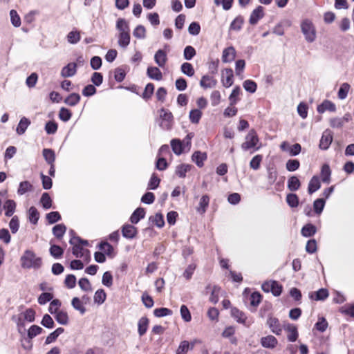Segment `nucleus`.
Wrapping results in <instances>:
<instances>
[{
    "instance_id": "7c9ffc66",
    "label": "nucleus",
    "mask_w": 354,
    "mask_h": 354,
    "mask_svg": "<svg viewBox=\"0 0 354 354\" xmlns=\"http://www.w3.org/2000/svg\"><path fill=\"white\" fill-rule=\"evenodd\" d=\"M300 186V180L297 176H292L288 178L287 187L289 190L292 192L297 191L299 189Z\"/></svg>"
},
{
    "instance_id": "4d7b16f0",
    "label": "nucleus",
    "mask_w": 354,
    "mask_h": 354,
    "mask_svg": "<svg viewBox=\"0 0 354 354\" xmlns=\"http://www.w3.org/2000/svg\"><path fill=\"white\" fill-rule=\"evenodd\" d=\"M43 331L42 328L37 325H32L28 330V337L29 339H32L37 335H39Z\"/></svg>"
},
{
    "instance_id": "7ed1b4c3",
    "label": "nucleus",
    "mask_w": 354,
    "mask_h": 354,
    "mask_svg": "<svg viewBox=\"0 0 354 354\" xmlns=\"http://www.w3.org/2000/svg\"><path fill=\"white\" fill-rule=\"evenodd\" d=\"M301 30L308 42L312 43L316 39V30L311 20H303L301 23Z\"/></svg>"
},
{
    "instance_id": "5701e85b",
    "label": "nucleus",
    "mask_w": 354,
    "mask_h": 354,
    "mask_svg": "<svg viewBox=\"0 0 354 354\" xmlns=\"http://www.w3.org/2000/svg\"><path fill=\"white\" fill-rule=\"evenodd\" d=\"M16 203L15 201L8 199L5 201L3 205V209H5V215L7 217H10L13 215L16 209Z\"/></svg>"
},
{
    "instance_id": "bf43d9fd",
    "label": "nucleus",
    "mask_w": 354,
    "mask_h": 354,
    "mask_svg": "<svg viewBox=\"0 0 354 354\" xmlns=\"http://www.w3.org/2000/svg\"><path fill=\"white\" fill-rule=\"evenodd\" d=\"M261 301V295L258 292H254L250 297V305L254 308L257 307Z\"/></svg>"
},
{
    "instance_id": "f3484780",
    "label": "nucleus",
    "mask_w": 354,
    "mask_h": 354,
    "mask_svg": "<svg viewBox=\"0 0 354 354\" xmlns=\"http://www.w3.org/2000/svg\"><path fill=\"white\" fill-rule=\"evenodd\" d=\"M328 291L326 288H321L316 292L309 293V297L315 301H323L328 297Z\"/></svg>"
},
{
    "instance_id": "9b49d317",
    "label": "nucleus",
    "mask_w": 354,
    "mask_h": 354,
    "mask_svg": "<svg viewBox=\"0 0 354 354\" xmlns=\"http://www.w3.org/2000/svg\"><path fill=\"white\" fill-rule=\"evenodd\" d=\"M263 8L261 6L254 9L250 17L249 22L252 25H255L258 23L259 20L262 19L264 16Z\"/></svg>"
},
{
    "instance_id": "423d86ee",
    "label": "nucleus",
    "mask_w": 354,
    "mask_h": 354,
    "mask_svg": "<svg viewBox=\"0 0 354 354\" xmlns=\"http://www.w3.org/2000/svg\"><path fill=\"white\" fill-rule=\"evenodd\" d=\"M267 325L271 331L277 335H279L282 332V326L277 318L269 317L267 320Z\"/></svg>"
},
{
    "instance_id": "603ef678",
    "label": "nucleus",
    "mask_w": 354,
    "mask_h": 354,
    "mask_svg": "<svg viewBox=\"0 0 354 354\" xmlns=\"http://www.w3.org/2000/svg\"><path fill=\"white\" fill-rule=\"evenodd\" d=\"M49 251L50 255L55 259L60 258L64 253L63 249L60 246L57 245H52L50 248Z\"/></svg>"
},
{
    "instance_id": "a878e982",
    "label": "nucleus",
    "mask_w": 354,
    "mask_h": 354,
    "mask_svg": "<svg viewBox=\"0 0 354 354\" xmlns=\"http://www.w3.org/2000/svg\"><path fill=\"white\" fill-rule=\"evenodd\" d=\"M116 29L119 31V33L130 32L128 21L122 18H120L117 20Z\"/></svg>"
},
{
    "instance_id": "0e129e2a",
    "label": "nucleus",
    "mask_w": 354,
    "mask_h": 354,
    "mask_svg": "<svg viewBox=\"0 0 354 354\" xmlns=\"http://www.w3.org/2000/svg\"><path fill=\"white\" fill-rule=\"evenodd\" d=\"M350 89V85L348 83H343L338 91V97L344 100L347 97L348 93Z\"/></svg>"
},
{
    "instance_id": "e433bc0d",
    "label": "nucleus",
    "mask_w": 354,
    "mask_h": 354,
    "mask_svg": "<svg viewBox=\"0 0 354 354\" xmlns=\"http://www.w3.org/2000/svg\"><path fill=\"white\" fill-rule=\"evenodd\" d=\"M316 227L309 223L302 227L301 233L305 237H310L313 236L316 233Z\"/></svg>"
},
{
    "instance_id": "6ab92c4d",
    "label": "nucleus",
    "mask_w": 354,
    "mask_h": 354,
    "mask_svg": "<svg viewBox=\"0 0 354 354\" xmlns=\"http://www.w3.org/2000/svg\"><path fill=\"white\" fill-rule=\"evenodd\" d=\"M147 76L156 81H160L162 79V74L160 70L156 66H149L147 70Z\"/></svg>"
},
{
    "instance_id": "3c124183",
    "label": "nucleus",
    "mask_w": 354,
    "mask_h": 354,
    "mask_svg": "<svg viewBox=\"0 0 354 354\" xmlns=\"http://www.w3.org/2000/svg\"><path fill=\"white\" fill-rule=\"evenodd\" d=\"M106 298V292L102 289L97 290L94 295V301L100 305L104 302Z\"/></svg>"
},
{
    "instance_id": "473e14b6",
    "label": "nucleus",
    "mask_w": 354,
    "mask_h": 354,
    "mask_svg": "<svg viewBox=\"0 0 354 354\" xmlns=\"http://www.w3.org/2000/svg\"><path fill=\"white\" fill-rule=\"evenodd\" d=\"M32 187H33L30 182L27 180L22 181L19 185L17 194L19 196H22L28 192H31L32 190Z\"/></svg>"
},
{
    "instance_id": "412c9836",
    "label": "nucleus",
    "mask_w": 354,
    "mask_h": 354,
    "mask_svg": "<svg viewBox=\"0 0 354 354\" xmlns=\"http://www.w3.org/2000/svg\"><path fill=\"white\" fill-rule=\"evenodd\" d=\"M277 339L272 335L263 337L261 339V344L264 348H273L277 346Z\"/></svg>"
},
{
    "instance_id": "58836bf2",
    "label": "nucleus",
    "mask_w": 354,
    "mask_h": 354,
    "mask_svg": "<svg viewBox=\"0 0 354 354\" xmlns=\"http://www.w3.org/2000/svg\"><path fill=\"white\" fill-rule=\"evenodd\" d=\"M331 171L330 167L327 164H324L321 169V178L324 183H329Z\"/></svg>"
},
{
    "instance_id": "6e6d98bb",
    "label": "nucleus",
    "mask_w": 354,
    "mask_h": 354,
    "mask_svg": "<svg viewBox=\"0 0 354 354\" xmlns=\"http://www.w3.org/2000/svg\"><path fill=\"white\" fill-rule=\"evenodd\" d=\"M71 116L72 113L69 109L64 107H62L60 109L59 112V118L61 120L67 122L71 119Z\"/></svg>"
},
{
    "instance_id": "680f3d73",
    "label": "nucleus",
    "mask_w": 354,
    "mask_h": 354,
    "mask_svg": "<svg viewBox=\"0 0 354 354\" xmlns=\"http://www.w3.org/2000/svg\"><path fill=\"white\" fill-rule=\"evenodd\" d=\"M40 202L44 209H47L51 207L52 200L48 193L45 192L42 194Z\"/></svg>"
},
{
    "instance_id": "9d476101",
    "label": "nucleus",
    "mask_w": 354,
    "mask_h": 354,
    "mask_svg": "<svg viewBox=\"0 0 354 354\" xmlns=\"http://www.w3.org/2000/svg\"><path fill=\"white\" fill-rule=\"evenodd\" d=\"M76 73L77 64L75 62H71L62 68L60 75L62 77H71L74 76Z\"/></svg>"
},
{
    "instance_id": "4468645a",
    "label": "nucleus",
    "mask_w": 354,
    "mask_h": 354,
    "mask_svg": "<svg viewBox=\"0 0 354 354\" xmlns=\"http://www.w3.org/2000/svg\"><path fill=\"white\" fill-rule=\"evenodd\" d=\"M284 330H286L288 334V339L290 342H294L298 337V331L297 327L292 324H287L283 326Z\"/></svg>"
},
{
    "instance_id": "2f4dec72",
    "label": "nucleus",
    "mask_w": 354,
    "mask_h": 354,
    "mask_svg": "<svg viewBox=\"0 0 354 354\" xmlns=\"http://www.w3.org/2000/svg\"><path fill=\"white\" fill-rule=\"evenodd\" d=\"M130 32L119 33L118 45L123 48H126L130 44Z\"/></svg>"
},
{
    "instance_id": "4be33fe9",
    "label": "nucleus",
    "mask_w": 354,
    "mask_h": 354,
    "mask_svg": "<svg viewBox=\"0 0 354 354\" xmlns=\"http://www.w3.org/2000/svg\"><path fill=\"white\" fill-rule=\"evenodd\" d=\"M145 210L142 207L137 208L131 214L130 221L133 224H137L142 218L145 216Z\"/></svg>"
},
{
    "instance_id": "c756f323",
    "label": "nucleus",
    "mask_w": 354,
    "mask_h": 354,
    "mask_svg": "<svg viewBox=\"0 0 354 354\" xmlns=\"http://www.w3.org/2000/svg\"><path fill=\"white\" fill-rule=\"evenodd\" d=\"M321 187L319 179L317 176H314L308 183V191L310 194L317 191Z\"/></svg>"
},
{
    "instance_id": "1a4fd4ad",
    "label": "nucleus",
    "mask_w": 354,
    "mask_h": 354,
    "mask_svg": "<svg viewBox=\"0 0 354 354\" xmlns=\"http://www.w3.org/2000/svg\"><path fill=\"white\" fill-rule=\"evenodd\" d=\"M154 61L160 68H164L167 62V52L163 49L158 50L154 55Z\"/></svg>"
},
{
    "instance_id": "ea45409f",
    "label": "nucleus",
    "mask_w": 354,
    "mask_h": 354,
    "mask_svg": "<svg viewBox=\"0 0 354 354\" xmlns=\"http://www.w3.org/2000/svg\"><path fill=\"white\" fill-rule=\"evenodd\" d=\"M191 165L188 164H180L176 168V174L180 178H185L186 173L191 169Z\"/></svg>"
},
{
    "instance_id": "f03ea898",
    "label": "nucleus",
    "mask_w": 354,
    "mask_h": 354,
    "mask_svg": "<svg viewBox=\"0 0 354 354\" xmlns=\"http://www.w3.org/2000/svg\"><path fill=\"white\" fill-rule=\"evenodd\" d=\"M70 234H71L72 236L69 241V243L73 245V254L77 258H82L83 260L86 263L89 262L91 260L89 250L84 248L80 245L77 243V241H80V238L79 236H75L73 235L74 231L73 230H70Z\"/></svg>"
},
{
    "instance_id": "f704fd0d",
    "label": "nucleus",
    "mask_w": 354,
    "mask_h": 354,
    "mask_svg": "<svg viewBox=\"0 0 354 354\" xmlns=\"http://www.w3.org/2000/svg\"><path fill=\"white\" fill-rule=\"evenodd\" d=\"M171 147L175 154L179 156L183 153V144L179 139H172L171 140Z\"/></svg>"
},
{
    "instance_id": "a211bd4d",
    "label": "nucleus",
    "mask_w": 354,
    "mask_h": 354,
    "mask_svg": "<svg viewBox=\"0 0 354 354\" xmlns=\"http://www.w3.org/2000/svg\"><path fill=\"white\" fill-rule=\"evenodd\" d=\"M317 110L319 113H323L326 111L335 112L336 111V106L331 101L326 100L317 106Z\"/></svg>"
},
{
    "instance_id": "b1692460",
    "label": "nucleus",
    "mask_w": 354,
    "mask_h": 354,
    "mask_svg": "<svg viewBox=\"0 0 354 354\" xmlns=\"http://www.w3.org/2000/svg\"><path fill=\"white\" fill-rule=\"evenodd\" d=\"M241 93H242V91H241V88H240V86H236L233 88L231 94L229 96V101H230V106H234L235 104H236V103L240 100L239 96L241 94Z\"/></svg>"
},
{
    "instance_id": "052dcab7",
    "label": "nucleus",
    "mask_w": 354,
    "mask_h": 354,
    "mask_svg": "<svg viewBox=\"0 0 354 354\" xmlns=\"http://www.w3.org/2000/svg\"><path fill=\"white\" fill-rule=\"evenodd\" d=\"M154 86L152 83H148L145 88V91L142 95V97L145 100H148L151 98V95L153 93Z\"/></svg>"
},
{
    "instance_id": "0eeeda50",
    "label": "nucleus",
    "mask_w": 354,
    "mask_h": 354,
    "mask_svg": "<svg viewBox=\"0 0 354 354\" xmlns=\"http://www.w3.org/2000/svg\"><path fill=\"white\" fill-rule=\"evenodd\" d=\"M233 71L231 68H225L222 71L221 82L223 86L229 88L233 84Z\"/></svg>"
},
{
    "instance_id": "37998d69",
    "label": "nucleus",
    "mask_w": 354,
    "mask_h": 354,
    "mask_svg": "<svg viewBox=\"0 0 354 354\" xmlns=\"http://www.w3.org/2000/svg\"><path fill=\"white\" fill-rule=\"evenodd\" d=\"M243 22V17L238 16L232 21L230 29L235 31H239L242 28Z\"/></svg>"
},
{
    "instance_id": "13d9d810",
    "label": "nucleus",
    "mask_w": 354,
    "mask_h": 354,
    "mask_svg": "<svg viewBox=\"0 0 354 354\" xmlns=\"http://www.w3.org/2000/svg\"><path fill=\"white\" fill-rule=\"evenodd\" d=\"M29 221L33 224H36L39 220V214L35 207H30L28 210Z\"/></svg>"
},
{
    "instance_id": "09e8293b",
    "label": "nucleus",
    "mask_w": 354,
    "mask_h": 354,
    "mask_svg": "<svg viewBox=\"0 0 354 354\" xmlns=\"http://www.w3.org/2000/svg\"><path fill=\"white\" fill-rule=\"evenodd\" d=\"M243 86L246 91L250 93H255L257 88V83L250 80L244 81L243 83Z\"/></svg>"
},
{
    "instance_id": "de8ad7c7",
    "label": "nucleus",
    "mask_w": 354,
    "mask_h": 354,
    "mask_svg": "<svg viewBox=\"0 0 354 354\" xmlns=\"http://www.w3.org/2000/svg\"><path fill=\"white\" fill-rule=\"evenodd\" d=\"M80 32L77 30H73L67 35V41L71 44H75L80 40Z\"/></svg>"
},
{
    "instance_id": "c85d7f7f",
    "label": "nucleus",
    "mask_w": 354,
    "mask_h": 354,
    "mask_svg": "<svg viewBox=\"0 0 354 354\" xmlns=\"http://www.w3.org/2000/svg\"><path fill=\"white\" fill-rule=\"evenodd\" d=\"M207 290H211V295L209 297V301L213 304H216L218 301V295L221 290V288L217 286H213L212 287L209 285L206 288Z\"/></svg>"
},
{
    "instance_id": "2eb2a0df",
    "label": "nucleus",
    "mask_w": 354,
    "mask_h": 354,
    "mask_svg": "<svg viewBox=\"0 0 354 354\" xmlns=\"http://www.w3.org/2000/svg\"><path fill=\"white\" fill-rule=\"evenodd\" d=\"M217 84V80L212 76L205 75L201 80L200 85L204 88H214Z\"/></svg>"
},
{
    "instance_id": "6e6552de",
    "label": "nucleus",
    "mask_w": 354,
    "mask_h": 354,
    "mask_svg": "<svg viewBox=\"0 0 354 354\" xmlns=\"http://www.w3.org/2000/svg\"><path fill=\"white\" fill-rule=\"evenodd\" d=\"M333 141V135L331 131H324L322 136L319 142V148L322 150H326L329 148Z\"/></svg>"
},
{
    "instance_id": "ddd939ff",
    "label": "nucleus",
    "mask_w": 354,
    "mask_h": 354,
    "mask_svg": "<svg viewBox=\"0 0 354 354\" xmlns=\"http://www.w3.org/2000/svg\"><path fill=\"white\" fill-rule=\"evenodd\" d=\"M137 232V228L130 224H125L122 227V236L126 239H133L136 236Z\"/></svg>"
},
{
    "instance_id": "79ce46f5",
    "label": "nucleus",
    "mask_w": 354,
    "mask_h": 354,
    "mask_svg": "<svg viewBox=\"0 0 354 354\" xmlns=\"http://www.w3.org/2000/svg\"><path fill=\"white\" fill-rule=\"evenodd\" d=\"M71 305L73 307L78 310L81 315H84L86 312V308L84 306V303L78 297H74L71 301Z\"/></svg>"
},
{
    "instance_id": "393cba45",
    "label": "nucleus",
    "mask_w": 354,
    "mask_h": 354,
    "mask_svg": "<svg viewBox=\"0 0 354 354\" xmlns=\"http://www.w3.org/2000/svg\"><path fill=\"white\" fill-rule=\"evenodd\" d=\"M149 319L146 317H141L138 323V332L140 336L144 335L148 328Z\"/></svg>"
},
{
    "instance_id": "69168bd1",
    "label": "nucleus",
    "mask_w": 354,
    "mask_h": 354,
    "mask_svg": "<svg viewBox=\"0 0 354 354\" xmlns=\"http://www.w3.org/2000/svg\"><path fill=\"white\" fill-rule=\"evenodd\" d=\"M286 202L291 207H296L299 205V198L295 194H288L286 196Z\"/></svg>"
},
{
    "instance_id": "e2e57ef3",
    "label": "nucleus",
    "mask_w": 354,
    "mask_h": 354,
    "mask_svg": "<svg viewBox=\"0 0 354 354\" xmlns=\"http://www.w3.org/2000/svg\"><path fill=\"white\" fill-rule=\"evenodd\" d=\"M263 156L261 155H256L254 156L250 162V167L254 170H257L260 167L261 162L262 161Z\"/></svg>"
},
{
    "instance_id": "a18cd8bd",
    "label": "nucleus",
    "mask_w": 354,
    "mask_h": 354,
    "mask_svg": "<svg viewBox=\"0 0 354 354\" xmlns=\"http://www.w3.org/2000/svg\"><path fill=\"white\" fill-rule=\"evenodd\" d=\"M66 227L64 224H58L53 227V233L57 239H61L65 234Z\"/></svg>"
},
{
    "instance_id": "338daca9",
    "label": "nucleus",
    "mask_w": 354,
    "mask_h": 354,
    "mask_svg": "<svg viewBox=\"0 0 354 354\" xmlns=\"http://www.w3.org/2000/svg\"><path fill=\"white\" fill-rule=\"evenodd\" d=\"M315 328L322 333L326 331L328 328L326 319L324 317H319L318 322L315 325Z\"/></svg>"
},
{
    "instance_id": "49530a36",
    "label": "nucleus",
    "mask_w": 354,
    "mask_h": 354,
    "mask_svg": "<svg viewBox=\"0 0 354 354\" xmlns=\"http://www.w3.org/2000/svg\"><path fill=\"white\" fill-rule=\"evenodd\" d=\"M55 314V319L56 321L62 325H66L68 322V314L62 310H59Z\"/></svg>"
},
{
    "instance_id": "5fc2aeb1",
    "label": "nucleus",
    "mask_w": 354,
    "mask_h": 354,
    "mask_svg": "<svg viewBox=\"0 0 354 354\" xmlns=\"http://www.w3.org/2000/svg\"><path fill=\"white\" fill-rule=\"evenodd\" d=\"M325 206V201L323 198H318L313 203L314 211L316 214H320Z\"/></svg>"
},
{
    "instance_id": "dca6fc26",
    "label": "nucleus",
    "mask_w": 354,
    "mask_h": 354,
    "mask_svg": "<svg viewBox=\"0 0 354 354\" xmlns=\"http://www.w3.org/2000/svg\"><path fill=\"white\" fill-rule=\"evenodd\" d=\"M231 315L237 322L245 325L247 324V317L245 314L237 308H232L231 309Z\"/></svg>"
},
{
    "instance_id": "774afa93",
    "label": "nucleus",
    "mask_w": 354,
    "mask_h": 354,
    "mask_svg": "<svg viewBox=\"0 0 354 354\" xmlns=\"http://www.w3.org/2000/svg\"><path fill=\"white\" fill-rule=\"evenodd\" d=\"M133 35L135 37L138 39H144L146 37V30L145 28L142 25H138L134 29Z\"/></svg>"
},
{
    "instance_id": "c03bdc74",
    "label": "nucleus",
    "mask_w": 354,
    "mask_h": 354,
    "mask_svg": "<svg viewBox=\"0 0 354 354\" xmlns=\"http://www.w3.org/2000/svg\"><path fill=\"white\" fill-rule=\"evenodd\" d=\"M180 71L188 77H192L194 75V67L189 62H184L180 66Z\"/></svg>"
},
{
    "instance_id": "20e7f679",
    "label": "nucleus",
    "mask_w": 354,
    "mask_h": 354,
    "mask_svg": "<svg viewBox=\"0 0 354 354\" xmlns=\"http://www.w3.org/2000/svg\"><path fill=\"white\" fill-rule=\"evenodd\" d=\"M245 140V142L241 145L243 150L248 151L250 149H254V151H257L259 149V147H257L259 140L254 129H251L248 132Z\"/></svg>"
},
{
    "instance_id": "f257e3e1",
    "label": "nucleus",
    "mask_w": 354,
    "mask_h": 354,
    "mask_svg": "<svg viewBox=\"0 0 354 354\" xmlns=\"http://www.w3.org/2000/svg\"><path fill=\"white\" fill-rule=\"evenodd\" d=\"M21 266L24 269L37 270L42 265L41 257H37L35 253L30 250H26L20 258Z\"/></svg>"
},
{
    "instance_id": "39448f33",
    "label": "nucleus",
    "mask_w": 354,
    "mask_h": 354,
    "mask_svg": "<svg viewBox=\"0 0 354 354\" xmlns=\"http://www.w3.org/2000/svg\"><path fill=\"white\" fill-rule=\"evenodd\" d=\"M160 127L164 130H170L174 124V118L171 112L165 109H160Z\"/></svg>"
},
{
    "instance_id": "8fccbe9b",
    "label": "nucleus",
    "mask_w": 354,
    "mask_h": 354,
    "mask_svg": "<svg viewBox=\"0 0 354 354\" xmlns=\"http://www.w3.org/2000/svg\"><path fill=\"white\" fill-rule=\"evenodd\" d=\"M202 117V112L199 109H193L189 112V120L194 124H198Z\"/></svg>"
},
{
    "instance_id": "aec40b11",
    "label": "nucleus",
    "mask_w": 354,
    "mask_h": 354,
    "mask_svg": "<svg viewBox=\"0 0 354 354\" xmlns=\"http://www.w3.org/2000/svg\"><path fill=\"white\" fill-rule=\"evenodd\" d=\"M209 197L208 195H203L199 201L198 205L196 207V209L198 213L200 214H204L207 210V208L209 206Z\"/></svg>"
},
{
    "instance_id": "cd10ccee",
    "label": "nucleus",
    "mask_w": 354,
    "mask_h": 354,
    "mask_svg": "<svg viewBox=\"0 0 354 354\" xmlns=\"http://www.w3.org/2000/svg\"><path fill=\"white\" fill-rule=\"evenodd\" d=\"M194 346V343H192L191 344L188 341L184 340L180 342L178 346L176 354H187L189 350L193 349Z\"/></svg>"
},
{
    "instance_id": "a19ab883",
    "label": "nucleus",
    "mask_w": 354,
    "mask_h": 354,
    "mask_svg": "<svg viewBox=\"0 0 354 354\" xmlns=\"http://www.w3.org/2000/svg\"><path fill=\"white\" fill-rule=\"evenodd\" d=\"M348 121V118H333L330 120V125L333 128H342L346 122Z\"/></svg>"
},
{
    "instance_id": "72a5a7b5",
    "label": "nucleus",
    "mask_w": 354,
    "mask_h": 354,
    "mask_svg": "<svg viewBox=\"0 0 354 354\" xmlns=\"http://www.w3.org/2000/svg\"><path fill=\"white\" fill-rule=\"evenodd\" d=\"M30 124V121L29 119L26 118V117H23L17 127V133L19 135H22L25 133L26 130L28 127V126Z\"/></svg>"
},
{
    "instance_id": "864d4df0",
    "label": "nucleus",
    "mask_w": 354,
    "mask_h": 354,
    "mask_svg": "<svg viewBox=\"0 0 354 354\" xmlns=\"http://www.w3.org/2000/svg\"><path fill=\"white\" fill-rule=\"evenodd\" d=\"M195 48L192 46H187L183 51V57L186 60H191L196 55Z\"/></svg>"
},
{
    "instance_id": "bb28decb",
    "label": "nucleus",
    "mask_w": 354,
    "mask_h": 354,
    "mask_svg": "<svg viewBox=\"0 0 354 354\" xmlns=\"http://www.w3.org/2000/svg\"><path fill=\"white\" fill-rule=\"evenodd\" d=\"M207 158V155L205 153H202L201 151H195L192 156V160L196 164V165L199 167H202L203 166V162Z\"/></svg>"
},
{
    "instance_id": "f8f14e48",
    "label": "nucleus",
    "mask_w": 354,
    "mask_h": 354,
    "mask_svg": "<svg viewBox=\"0 0 354 354\" xmlns=\"http://www.w3.org/2000/svg\"><path fill=\"white\" fill-rule=\"evenodd\" d=\"M236 57V50L233 46L225 48L223 50L222 61L224 63L232 62Z\"/></svg>"
},
{
    "instance_id": "c9c22d12",
    "label": "nucleus",
    "mask_w": 354,
    "mask_h": 354,
    "mask_svg": "<svg viewBox=\"0 0 354 354\" xmlns=\"http://www.w3.org/2000/svg\"><path fill=\"white\" fill-rule=\"evenodd\" d=\"M43 156L48 165H52L55 160V151L51 149H44L42 151Z\"/></svg>"
},
{
    "instance_id": "4c0bfd02",
    "label": "nucleus",
    "mask_w": 354,
    "mask_h": 354,
    "mask_svg": "<svg viewBox=\"0 0 354 354\" xmlns=\"http://www.w3.org/2000/svg\"><path fill=\"white\" fill-rule=\"evenodd\" d=\"M80 101V95L78 93H73L65 100L64 103L71 106L77 105Z\"/></svg>"
}]
</instances>
